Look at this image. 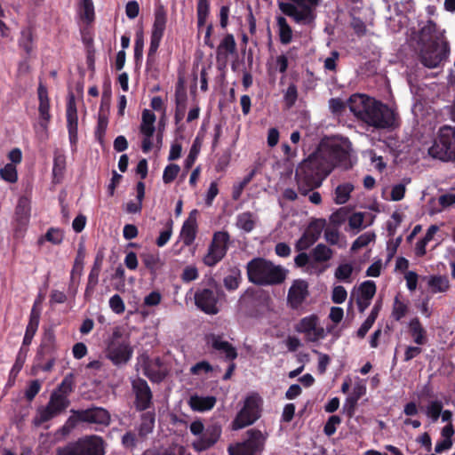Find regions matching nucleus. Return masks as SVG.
I'll list each match as a JSON object with an SVG mask.
<instances>
[{
    "mask_svg": "<svg viewBox=\"0 0 455 455\" xmlns=\"http://www.w3.org/2000/svg\"><path fill=\"white\" fill-rule=\"evenodd\" d=\"M0 178L9 183H15L18 180V172L15 165L6 164L0 169Z\"/></svg>",
    "mask_w": 455,
    "mask_h": 455,
    "instance_id": "nucleus-50",
    "label": "nucleus"
},
{
    "mask_svg": "<svg viewBox=\"0 0 455 455\" xmlns=\"http://www.w3.org/2000/svg\"><path fill=\"white\" fill-rule=\"evenodd\" d=\"M42 384L38 379L31 380L28 384V387L25 390V398L31 402L36 396V395L41 390Z\"/></svg>",
    "mask_w": 455,
    "mask_h": 455,
    "instance_id": "nucleus-63",
    "label": "nucleus"
},
{
    "mask_svg": "<svg viewBox=\"0 0 455 455\" xmlns=\"http://www.w3.org/2000/svg\"><path fill=\"white\" fill-rule=\"evenodd\" d=\"M230 235L227 231H217L213 234L204 263L208 267L218 264L227 254Z\"/></svg>",
    "mask_w": 455,
    "mask_h": 455,
    "instance_id": "nucleus-13",
    "label": "nucleus"
},
{
    "mask_svg": "<svg viewBox=\"0 0 455 455\" xmlns=\"http://www.w3.org/2000/svg\"><path fill=\"white\" fill-rule=\"evenodd\" d=\"M418 47L430 44H443L447 41L443 32L439 30L433 20H427L415 34Z\"/></svg>",
    "mask_w": 455,
    "mask_h": 455,
    "instance_id": "nucleus-15",
    "label": "nucleus"
},
{
    "mask_svg": "<svg viewBox=\"0 0 455 455\" xmlns=\"http://www.w3.org/2000/svg\"><path fill=\"white\" fill-rule=\"evenodd\" d=\"M142 367L144 375L154 383L162 382L168 374V371L160 357L147 358Z\"/></svg>",
    "mask_w": 455,
    "mask_h": 455,
    "instance_id": "nucleus-22",
    "label": "nucleus"
},
{
    "mask_svg": "<svg viewBox=\"0 0 455 455\" xmlns=\"http://www.w3.org/2000/svg\"><path fill=\"white\" fill-rule=\"evenodd\" d=\"M420 63L427 68H435L445 62L450 54V44L443 41V44H430L418 47Z\"/></svg>",
    "mask_w": 455,
    "mask_h": 455,
    "instance_id": "nucleus-11",
    "label": "nucleus"
},
{
    "mask_svg": "<svg viewBox=\"0 0 455 455\" xmlns=\"http://www.w3.org/2000/svg\"><path fill=\"white\" fill-rule=\"evenodd\" d=\"M255 174L254 171H251L249 174H247L243 180L238 184L234 186L232 192V198L234 200H238L245 188V187L251 181Z\"/></svg>",
    "mask_w": 455,
    "mask_h": 455,
    "instance_id": "nucleus-56",
    "label": "nucleus"
},
{
    "mask_svg": "<svg viewBox=\"0 0 455 455\" xmlns=\"http://www.w3.org/2000/svg\"><path fill=\"white\" fill-rule=\"evenodd\" d=\"M56 338L53 331H46L37 350V359L44 360L46 356H56Z\"/></svg>",
    "mask_w": 455,
    "mask_h": 455,
    "instance_id": "nucleus-26",
    "label": "nucleus"
},
{
    "mask_svg": "<svg viewBox=\"0 0 455 455\" xmlns=\"http://www.w3.org/2000/svg\"><path fill=\"white\" fill-rule=\"evenodd\" d=\"M327 164H331V171L335 167L348 170L352 167L349 151L339 144H331L326 148Z\"/></svg>",
    "mask_w": 455,
    "mask_h": 455,
    "instance_id": "nucleus-17",
    "label": "nucleus"
},
{
    "mask_svg": "<svg viewBox=\"0 0 455 455\" xmlns=\"http://www.w3.org/2000/svg\"><path fill=\"white\" fill-rule=\"evenodd\" d=\"M56 455H105V442L96 435H85L59 447Z\"/></svg>",
    "mask_w": 455,
    "mask_h": 455,
    "instance_id": "nucleus-5",
    "label": "nucleus"
},
{
    "mask_svg": "<svg viewBox=\"0 0 455 455\" xmlns=\"http://www.w3.org/2000/svg\"><path fill=\"white\" fill-rule=\"evenodd\" d=\"M257 216L251 212L239 213L236 217V227L245 233L251 232L256 227Z\"/></svg>",
    "mask_w": 455,
    "mask_h": 455,
    "instance_id": "nucleus-35",
    "label": "nucleus"
},
{
    "mask_svg": "<svg viewBox=\"0 0 455 455\" xmlns=\"http://www.w3.org/2000/svg\"><path fill=\"white\" fill-rule=\"evenodd\" d=\"M375 235L373 233H364L359 235L353 243L351 250L355 251L363 247L367 246L373 239Z\"/></svg>",
    "mask_w": 455,
    "mask_h": 455,
    "instance_id": "nucleus-60",
    "label": "nucleus"
},
{
    "mask_svg": "<svg viewBox=\"0 0 455 455\" xmlns=\"http://www.w3.org/2000/svg\"><path fill=\"white\" fill-rule=\"evenodd\" d=\"M46 241L52 244H60L64 238V233L60 228H50L44 235Z\"/></svg>",
    "mask_w": 455,
    "mask_h": 455,
    "instance_id": "nucleus-58",
    "label": "nucleus"
},
{
    "mask_svg": "<svg viewBox=\"0 0 455 455\" xmlns=\"http://www.w3.org/2000/svg\"><path fill=\"white\" fill-rule=\"evenodd\" d=\"M200 147H201V145L198 141V138H196L191 146L188 156H187V158L184 161V167L186 170L191 169L192 166L194 165V164L199 155Z\"/></svg>",
    "mask_w": 455,
    "mask_h": 455,
    "instance_id": "nucleus-52",
    "label": "nucleus"
},
{
    "mask_svg": "<svg viewBox=\"0 0 455 455\" xmlns=\"http://www.w3.org/2000/svg\"><path fill=\"white\" fill-rule=\"evenodd\" d=\"M172 234V220H168L166 224V228L160 232L159 236L157 237L156 243L158 247L164 246L170 240Z\"/></svg>",
    "mask_w": 455,
    "mask_h": 455,
    "instance_id": "nucleus-61",
    "label": "nucleus"
},
{
    "mask_svg": "<svg viewBox=\"0 0 455 455\" xmlns=\"http://www.w3.org/2000/svg\"><path fill=\"white\" fill-rule=\"evenodd\" d=\"M84 264V254L82 249L78 250L77 256L75 259V264L71 271V282L74 283L79 282L76 278H79L83 270Z\"/></svg>",
    "mask_w": 455,
    "mask_h": 455,
    "instance_id": "nucleus-55",
    "label": "nucleus"
},
{
    "mask_svg": "<svg viewBox=\"0 0 455 455\" xmlns=\"http://www.w3.org/2000/svg\"><path fill=\"white\" fill-rule=\"evenodd\" d=\"M276 24L278 26V35L281 44H290L292 40V29L288 24L286 19L283 16H277Z\"/></svg>",
    "mask_w": 455,
    "mask_h": 455,
    "instance_id": "nucleus-38",
    "label": "nucleus"
},
{
    "mask_svg": "<svg viewBox=\"0 0 455 455\" xmlns=\"http://www.w3.org/2000/svg\"><path fill=\"white\" fill-rule=\"evenodd\" d=\"M217 403V399L213 395L208 396H201V395H192L189 399V406L195 411H207L212 410Z\"/></svg>",
    "mask_w": 455,
    "mask_h": 455,
    "instance_id": "nucleus-31",
    "label": "nucleus"
},
{
    "mask_svg": "<svg viewBox=\"0 0 455 455\" xmlns=\"http://www.w3.org/2000/svg\"><path fill=\"white\" fill-rule=\"evenodd\" d=\"M74 390V375L72 373L64 377L55 392L60 395L68 397Z\"/></svg>",
    "mask_w": 455,
    "mask_h": 455,
    "instance_id": "nucleus-49",
    "label": "nucleus"
},
{
    "mask_svg": "<svg viewBox=\"0 0 455 455\" xmlns=\"http://www.w3.org/2000/svg\"><path fill=\"white\" fill-rule=\"evenodd\" d=\"M105 356L113 365L121 368L126 365L133 355L130 335L124 334L122 327H116L106 341Z\"/></svg>",
    "mask_w": 455,
    "mask_h": 455,
    "instance_id": "nucleus-4",
    "label": "nucleus"
},
{
    "mask_svg": "<svg viewBox=\"0 0 455 455\" xmlns=\"http://www.w3.org/2000/svg\"><path fill=\"white\" fill-rule=\"evenodd\" d=\"M235 51L236 43L234 36L231 34L226 35L217 48V61L226 64L228 54H233Z\"/></svg>",
    "mask_w": 455,
    "mask_h": 455,
    "instance_id": "nucleus-29",
    "label": "nucleus"
},
{
    "mask_svg": "<svg viewBox=\"0 0 455 455\" xmlns=\"http://www.w3.org/2000/svg\"><path fill=\"white\" fill-rule=\"evenodd\" d=\"M354 271V267L350 263H342L335 270V278L343 283H351V275Z\"/></svg>",
    "mask_w": 455,
    "mask_h": 455,
    "instance_id": "nucleus-46",
    "label": "nucleus"
},
{
    "mask_svg": "<svg viewBox=\"0 0 455 455\" xmlns=\"http://www.w3.org/2000/svg\"><path fill=\"white\" fill-rule=\"evenodd\" d=\"M248 280L253 284H281L287 270L264 258H254L246 266Z\"/></svg>",
    "mask_w": 455,
    "mask_h": 455,
    "instance_id": "nucleus-3",
    "label": "nucleus"
},
{
    "mask_svg": "<svg viewBox=\"0 0 455 455\" xmlns=\"http://www.w3.org/2000/svg\"><path fill=\"white\" fill-rule=\"evenodd\" d=\"M322 226L315 221L309 224L303 233L302 236L297 241L295 248L298 251H302L313 245L320 237Z\"/></svg>",
    "mask_w": 455,
    "mask_h": 455,
    "instance_id": "nucleus-25",
    "label": "nucleus"
},
{
    "mask_svg": "<svg viewBox=\"0 0 455 455\" xmlns=\"http://www.w3.org/2000/svg\"><path fill=\"white\" fill-rule=\"evenodd\" d=\"M156 413L154 411H145L140 415V424L139 427V435L145 437L152 433L155 427Z\"/></svg>",
    "mask_w": 455,
    "mask_h": 455,
    "instance_id": "nucleus-37",
    "label": "nucleus"
},
{
    "mask_svg": "<svg viewBox=\"0 0 455 455\" xmlns=\"http://www.w3.org/2000/svg\"><path fill=\"white\" fill-rule=\"evenodd\" d=\"M30 212L29 201L27 197L21 196L15 209V215L17 220L23 223L28 221Z\"/></svg>",
    "mask_w": 455,
    "mask_h": 455,
    "instance_id": "nucleus-45",
    "label": "nucleus"
},
{
    "mask_svg": "<svg viewBox=\"0 0 455 455\" xmlns=\"http://www.w3.org/2000/svg\"><path fill=\"white\" fill-rule=\"evenodd\" d=\"M38 100H39V124L44 129H47L48 124L51 120L50 114V99L48 97V90L44 84L39 83L37 88Z\"/></svg>",
    "mask_w": 455,
    "mask_h": 455,
    "instance_id": "nucleus-24",
    "label": "nucleus"
},
{
    "mask_svg": "<svg viewBox=\"0 0 455 455\" xmlns=\"http://www.w3.org/2000/svg\"><path fill=\"white\" fill-rule=\"evenodd\" d=\"M66 170V156L59 152L54 153L53 157V167H52V175L53 179L57 180L59 182L60 180L63 178L64 172Z\"/></svg>",
    "mask_w": 455,
    "mask_h": 455,
    "instance_id": "nucleus-43",
    "label": "nucleus"
},
{
    "mask_svg": "<svg viewBox=\"0 0 455 455\" xmlns=\"http://www.w3.org/2000/svg\"><path fill=\"white\" fill-rule=\"evenodd\" d=\"M78 417L82 423L96 424L104 427H108L111 421L108 411L97 406H92L85 410H79Z\"/></svg>",
    "mask_w": 455,
    "mask_h": 455,
    "instance_id": "nucleus-19",
    "label": "nucleus"
},
{
    "mask_svg": "<svg viewBox=\"0 0 455 455\" xmlns=\"http://www.w3.org/2000/svg\"><path fill=\"white\" fill-rule=\"evenodd\" d=\"M132 391L134 395V407L137 411H145L153 405V393L148 382L137 377L131 380Z\"/></svg>",
    "mask_w": 455,
    "mask_h": 455,
    "instance_id": "nucleus-14",
    "label": "nucleus"
},
{
    "mask_svg": "<svg viewBox=\"0 0 455 455\" xmlns=\"http://www.w3.org/2000/svg\"><path fill=\"white\" fill-rule=\"evenodd\" d=\"M187 100H188V96H187L186 91L183 88H176V91H175L176 108H175V115H174V120H175L176 124H180L184 117L185 111H186V106H187Z\"/></svg>",
    "mask_w": 455,
    "mask_h": 455,
    "instance_id": "nucleus-34",
    "label": "nucleus"
},
{
    "mask_svg": "<svg viewBox=\"0 0 455 455\" xmlns=\"http://www.w3.org/2000/svg\"><path fill=\"white\" fill-rule=\"evenodd\" d=\"M34 41L35 36L32 28L28 27L21 29L18 45L26 52L27 56H30L34 51Z\"/></svg>",
    "mask_w": 455,
    "mask_h": 455,
    "instance_id": "nucleus-36",
    "label": "nucleus"
},
{
    "mask_svg": "<svg viewBox=\"0 0 455 455\" xmlns=\"http://www.w3.org/2000/svg\"><path fill=\"white\" fill-rule=\"evenodd\" d=\"M348 108L360 121L377 130L395 128L397 114L387 104L365 94H353L348 100Z\"/></svg>",
    "mask_w": 455,
    "mask_h": 455,
    "instance_id": "nucleus-1",
    "label": "nucleus"
},
{
    "mask_svg": "<svg viewBox=\"0 0 455 455\" xmlns=\"http://www.w3.org/2000/svg\"><path fill=\"white\" fill-rule=\"evenodd\" d=\"M210 13V3L208 0H198L196 7L197 27L203 28Z\"/></svg>",
    "mask_w": 455,
    "mask_h": 455,
    "instance_id": "nucleus-47",
    "label": "nucleus"
},
{
    "mask_svg": "<svg viewBox=\"0 0 455 455\" xmlns=\"http://www.w3.org/2000/svg\"><path fill=\"white\" fill-rule=\"evenodd\" d=\"M156 455H188L187 449L180 444L172 443L166 448H160Z\"/></svg>",
    "mask_w": 455,
    "mask_h": 455,
    "instance_id": "nucleus-57",
    "label": "nucleus"
},
{
    "mask_svg": "<svg viewBox=\"0 0 455 455\" xmlns=\"http://www.w3.org/2000/svg\"><path fill=\"white\" fill-rule=\"evenodd\" d=\"M246 439L228 447V455H260L264 450L266 437L259 429L246 431Z\"/></svg>",
    "mask_w": 455,
    "mask_h": 455,
    "instance_id": "nucleus-9",
    "label": "nucleus"
},
{
    "mask_svg": "<svg viewBox=\"0 0 455 455\" xmlns=\"http://www.w3.org/2000/svg\"><path fill=\"white\" fill-rule=\"evenodd\" d=\"M167 23V12L164 4H159L155 8L154 23L151 34L164 36Z\"/></svg>",
    "mask_w": 455,
    "mask_h": 455,
    "instance_id": "nucleus-32",
    "label": "nucleus"
},
{
    "mask_svg": "<svg viewBox=\"0 0 455 455\" xmlns=\"http://www.w3.org/2000/svg\"><path fill=\"white\" fill-rule=\"evenodd\" d=\"M319 318L316 315H311L302 318L297 331L305 333L307 340L315 342L325 337V331L323 327L318 326Z\"/></svg>",
    "mask_w": 455,
    "mask_h": 455,
    "instance_id": "nucleus-18",
    "label": "nucleus"
},
{
    "mask_svg": "<svg viewBox=\"0 0 455 455\" xmlns=\"http://www.w3.org/2000/svg\"><path fill=\"white\" fill-rule=\"evenodd\" d=\"M66 116L69 141L76 145L78 140V116L75 95L72 92L68 97Z\"/></svg>",
    "mask_w": 455,
    "mask_h": 455,
    "instance_id": "nucleus-20",
    "label": "nucleus"
},
{
    "mask_svg": "<svg viewBox=\"0 0 455 455\" xmlns=\"http://www.w3.org/2000/svg\"><path fill=\"white\" fill-rule=\"evenodd\" d=\"M197 213V210H193L192 212H190L188 218L185 220L181 228L180 235L182 237L184 244L187 246L191 245L194 243L196 236Z\"/></svg>",
    "mask_w": 455,
    "mask_h": 455,
    "instance_id": "nucleus-27",
    "label": "nucleus"
},
{
    "mask_svg": "<svg viewBox=\"0 0 455 455\" xmlns=\"http://www.w3.org/2000/svg\"><path fill=\"white\" fill-rule=\"evenodd\" d=\"M341 423V419L338 415L331 416L323 427V433L327 436H331L335 434L337 426Z\"/></svg>",
    "mask_w": 455,
    "mask_h": 455,
    "instance_id": "nucleus-62",
    "label": "nucleus"
},
{
    "mask_svg": "<svg viewBox=\"0 0 455 455\" xmlns=\"http://www.w3.org/2000/svg\"><path fill=\"white\" fill-rule=\"evenodd\" d=\"M78 415L79 410H71V416L67 419L62 427V431L64 433H69L78 423H82Z\"/></svg>",
    "mask_w": 455,
    "mask_h": 455,
    "instance_id": "nucleus-64",
    "label": "nucleus"
},
{
    "mask_svg": "<svg viewBox=\"0 0 455 455\" xmlns=\"http://www.w3.org/2000/svg\"><path fill=\"white\" fill-rule=\"evenodd\" d=\"M354 188V185L349 182L339 185L335 189V204H346L349 200L350 194L353 192Z\"/></svg>",
    "mask_w": 455,
    "mask_h": 455,
    "instance_id": "nucleus-40",
    "label": "nucleus"
},
{
    "mask_svg": "<svg viewBox=\"0 0 455 455\" xmlns=\"http://www.w3.org/2000/svg\"><path fill=\"white\" fill-rule=\"evenodd\" d=\"M409 332H410L411 336L413 338V341L417 345L422 346V345L427 344V331L422 326V324L418 317H414L410 321Z\"/></svg>",
    "mask_w": 455,
    "mask_h": 455,
    "instance_id": "nucleus-33",
    "label": "nucleus"
},
{
    "mask_svg": "<svg viewBox=\"0 0 455 455\" xmlns=\"http://www.w3.org/2000/svg\"><path fill=\"white\" fill-rule=\"evenodd\" d=\"M240 302L257 315H264L273 310L272 299L261 286H250L241 297Z\"/></svg>",
    "mask_w": 455,
    "mask_h": 455,
    "instance_id": "nucleus-10",
    "label": "nucleus"
},
{
    "mask_svg": "<svg viewBox=\"0 0 455 455\" xmlns=\"http://www.w3.org/2000/svg\"><path fill=\"white\" fill-rule=\"evenodd\" d=\"M308 286H290L287 302L292 309H299L308 296Z\"/></svg>",
    "mask_w": 455,
    "mask_h": 455,
    "instance_id": "nucleus-30",
    "label": "nucleus"
},
{
    "mask_svg": "<svg viewBox=\"0 0 455 455\" xmlns=\"http://www.w3.org/2000/svg\"><path fill=\"white\" fill-rule=\"evenodd\" d=\"M108 124V118L105 114L100 111L98 116L97 126L95 128L94 136L96 140L101 145H104V138Z\"/></svg>",
    "mask_w": 455,
    "mask_h": 455,
    "instance_id": "nucleus-44",
    "label": "nucleus"
},
{
    "mask_svg": "<svg viewBox=\"0 0 455 455\" xmlns=\"http://www.w3.org/2000/svg\"><path fill=\"white\" fill-rule=\"evenodd\" d=\"M141 263L151 273L156 274L160 267L161 262L159 256L152 252H143L140 255Z\"/></svg>",
    "mask_w": 455,
    "mask_h": 455,
    "instance_id": "nucleus-41",
    "label": "nucleus"
},
{
    "mask_svg": "<svg viewBox=\"0 0 455 455\" xmlns=\"http://www.w3.org/2000/svg\"><path fill=\"white\" fill-rule=\"evenodd\" d=\"M298 100V89L295 84H289L283 94V101L287 108H292Z\"/></svg>",
    "mask_w": 455,
    "mask_h": 455,
    "instance_id": "nucleus-53",
    "label": "nucleus"
},
{
    "mask_svg": "<svg viewBox=\"0 0 455 455\" xmlns=\"http://www.w3.org/2000/svg\"><path fill=\"white\" fill-rule=\"evenodd\" d=\"M205 341L208 347L220 355H224L226 361H234L238 354L236 348L228 341L223 339L222 334L210 333L206 335Z\"/></svg>",
    "mask_w": 455,
    "mask_h": 455,
    "instance_id": "nucleus-16",
    "label": "nucleus"
},
{
    "mask_svg": "<svg viewBox=\"0 0 455 455\" xmlns=\"http://www.w3.org/2000/svg\"><path fill=\"white\" fill-rule=\"evenodd\" d=\"M26 353H27L26 351L24 352V348L20 347V349L16 356L15 363L11 369L10 378L12 377L13 379H15L17 377V375L20 373V371H21V369L25 363Z\"/></svg>",
    "mask_w": 455,
    "mask_h": 455,
    "instance_id": "nucleus-59",
    "label": "nucleus"
},
{
    "mask_svg": "<svg viewBox=\"0 0 455 455\" xmlns=\"http://www.w3.org/2000/svg\"><path fill=\"white\" fill-rule=\"evenodd\" d=\"M360 300L359 307L363 309L370 305L371 299L376 293V286H359Z\"/></svg>",
    "mask_w": 455,
    "mask_h": 455,
    "instance_id": "nucleus-48",
    "label": "nucleus"
},
{
    "mask_svg": "<svg viewBox=\"0 0 455 455\" xmlns=\"http://www.w3.org/2000/svg\"><path fill=\"white\" fill-rule=\"evenodd\" d=\"M217 301L215 291L209 288H204L195 294L196 307L208 315H216L219 312Z\"/></svg>",
    "mask_w": 455,
    "mask_h": 455,
    "instance_id": "nucleus-21",
    "label": "nucleus"
},
{
    "mask_svg": "<svg viewBox=\"0 0 455 455\" xmlns=\"http://www.w3.org/2000/svg\"><path fill=\"white\" fill-rule=\"evenodd\" d=\"M36 301L35 302L29 315V321L26 328L25 335L22 341V347H28L31 344L32 339L38 329L40 321V310L36 308Z\"/></svg>",
    "mask_w": 455,
    "mask_h": 455,
    "instance_id": "nucleus-28",
    "label": "nucleus"
},
{
    "mask_svg": "<svg viewBox=\"0 0 455 455\" xmlns=\"http://www.w3.org/2000/svg\"><path fill=\"white\" fill-rule=\"evenodd\" d=\"M70 404V401L64 395H58L57 392L51 394L46 406L37 410V414L34 419V423L40 426L63 412Z\"/></svg>",
    "mask_w": 455,
    "mask_h": 455,
    "instance_id": "nucleus-12",
    "label": "nucleus"
},
{
    "mask_svg": "<svg viewBox=\"0 0 455 455\" xmlns=\"http://www.w3.org/2000/svg\"><path fill=\"white\" fill-rule=\"evenodd\" d=\"M323 154L322 150L313 153L298 166L295 180L301 195L306 196L319 188L331 172V164H327Z\"/></svg>",
    "mask_w": 455,
    "mask_h": 455,
    "instance_id": "nucleus-2",
    "label": "nucleus"
},
{
    "mask_svg": "<svg viewBox=\"0 0 455 455\" xmlns=\"http://www.w3.org/2000/svg\"><path fill=\"white\" fill-rule=\"evenodd\" d=\"M428 154L435 159L443 162L455 161V128L443 126L433 145L428 148Z\"/></svg>",
    "mask_w": 455,
    "mask_h": 455,
    "instance_id": "nucleus-7",
    "label": "nucleus"
},
{
    "mask_svg": "<svg viewBox=\"0 0 455 455\" xmlns=\"http://www.w3.org/2000/svg\"><path fill=\"white\" fill-rule=\"evenodd\" d=\"M443 409V402L440 400L430 401L425 408L426 416L431 420L432 423L437 422Z\"/></svg>",
    "mask_w": 455,
    "mask_h": 455,
    "instance_id": "nucleus-42",
    "label": "nucleus"
},
{
    "mask_svg": "<svg viewBox=\"0 0 455 455\" xmlns=\"http://www.w3.org/2000/svg\"><path fill=\"white\" fill-rule=\"evenodd\" d=\"M180 171V168L176 164H168L163 173V181L164 184H170L172 183L178 176L179 172Z\"/></svg>",
    "mask_w": 455,
    "mask_h": 455,
    "instance_id": "nucleus-54",
    "label": "nucleus"
},
{
    "mask_svg": "<svg viewBox=\"0 0 455 455\" xmlns=\"http://www.w3.org/2000/svg\"><path fill=\"white\" fill-rule=\"evenodd\" d=\"M162 38H163L162 36L151 34L150 45H149V49H148V56H147V65L148 66L152 65L154 63L156 53L157 52V49L159 48Z\"/></svg>",
    "mask_w": 455,
    "mask_h": 455,
    "instance_id": "nucleus-51",
    "label": "nucleus"
},
{
    "mask_svg": "<svg viewBox=\"0 0 455 455\" xmlns=\"http://www.w3.org/2000/svg\"><path fill=\"white\" fill-rule=\"evenodd\" d=\"M332 257V251L323 243L317 244L311 251L314 265L328 261Z\"/></svg>",
    "mask_w": 455,
    "mask_h": 455,
    "instance_id": "nucleus-39",
    "label": "nucleus"
},
{
    "mask_svg": "<svg viewBox=\"0 0 455 455\" xmlns=\"http://www.w3.org/2000/svg\"><path fill=\"white\" fill-rule=\"evenodd\" d=\"M262 399L253 393L244 399L243 405L231 422V429L237 431L254 424L261 416Z\"/></svg>",
    "mask_w": 455,
    "mask_h": 455,
    "instance_id": "nucleus-8",
    "label": "nucleus"
},
{
    "mask_svg": "<svg viewBox=\"0 0 455 455\" xmlns=\"http://www.w3.org/2000/svg\"><path fill=\"white\" fill-rule=\"evenodd\" d=\"M278 2L279 10L296 23L308 25L315 19V8L321 0H290Z\"/></svg>",
    "mask_w": 455,
    "mask_h": 455,
    "instance_id": "nucleus-6",
    "label": "nucleus"
},
{
    "mask_svg": "<svg viewBox=\"0 0 455 455\" xmlns=\"http://www.w3.org/2000/svg\"><path fill=\"white\" fill-rule=\"evenodd\" d=\"M222 429L218 424L208 426L200 439L194 443V448L198 451H204L212 447L220 439Z\"/></svg>",
    "mask_w": 455,
    "mask_h": 455,
    "instance_id": "nucleus-23",
    "label": "nucleus"
}]
</instances>
